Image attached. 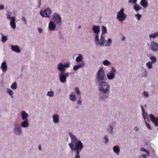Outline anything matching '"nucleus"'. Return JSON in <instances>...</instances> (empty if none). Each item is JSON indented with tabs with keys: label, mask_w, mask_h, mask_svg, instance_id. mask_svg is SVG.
Masks as SVG:
<instances>
[{
	"label": "nucleus",
	"mask_w": 158,
	"mask_h": 158,
	"mask_svg": "<svg viewBox=\"0 0 158 158\" xmlns=\"http://www.w3.org/2000/svg\"><path fill=\"white\" fill-rule=\"evenodd\" d=\"M83 59V56L81 54H79L76 58L75 60L77 62H81L82 61Z\"/></svg>",
	"instance_id": "bb28decb"
},
{
	"label": "nucleus",
	"mask_w": 158,
	"mask_h": 158,
	"mask_svg": "<svg viewBox=\"0 0 158 158\" xmlns=\"http://www.w3.org/2000/svg\"><path fill=\"white\" fill-rule=\"evenodd\" d=\"M52 119L53 122L55 123H58L59 122V116L58 114H55L52 115Z\"/></svg>",
	"instance_id": "f3484780"
},
{
	"label": "nucleus",
	"mask_w": 158,
	"mask_h": 158,
	"mask_svg": "<svg viewBox=\"0 0 158 158\" xmlns=\"http://www.w3.org/2000/svg\"><path fill=\"white\" fill-rule=\"evenodd\" d=\"M134 130L136 131H138V128L137 126H136L135 127L134 129Z\"/></svg>",
	"instance_id": "bf43d9fd"
},
{
	"label": "nucleus",
	"mask_w": 158,
	"mask_h": 158,
	"mask_svg": "<svg viewBox=\"0 0 158 158\" xmlns=\"http://www.w3.org/2000/svg\"><path fill=\"white\" fill-rule=\"evenodd\" d=\"M158 36V32H157L153 34H151L149 35L150 38L155 39Z\"/></svg>",
	"instance_id": "c756f323"
},
{
	"label": "nucleus",
	"mask_w": 158,
	"mask_h": 158,
	"mask_svg": "<svg viewBox=\"0 0 158 158\" xmlns=\"http://www.w3.org/2000/svg\"><path fill=\"white\" fill-rule=\"evenodd\" d=\"M142 15L139 14H135V18L138 20L140 19Z\"/></svg>",
	"instance_id": "37998d69"
},
{
	"label": "nucleus",
	"mask_w": 158,
	"mask_h": 158,
	"mask_svg": "<svg viewBox=\"0 0 158 158\" xmlns=\"http://www.w3.org/2000/svg\"><path fill=\"white\" fill-rule=\"evenodd\" d=\"M101 29L102 31V34H104L106 33L107 30L106 27L103 26H102Z\"/></svg>",
	"instance_id": "2f4dec72"
},
{
	"label": "nucleus",
	"mask_w": 158,
	"mask_h": 158,
	"mask_svg": "<svg viewBox=\"0 0 158 158\" xmlns=\"http://www.w3.org/2000/svg\"><path fill=\"white\" fill-rule=\"evenodd\" d=\"M69 98L70 100L72 101H74L76 99V97L72 94H71L69 95Z\"/></svg>",
	"instance_id": "e433bc0d"
},
{
	"label": "nucleus",
	"mask_w": 158,
	"mask_h": 158,
	"mask_svg": "<svg viewBox=\"0 0 158 158\" xmlns=\"http://www.w3.org/2000/svg\"><path fill=\"white\" fill-rule=\"evenodd\" d=\"M56 24L52 21H50L48 23V29L50 31L54 30L56 27Z\"/></svg>",
	"instance_id": "2eb2a0df"
},
{
	"label": "nucleus",
	"mask_w": 158,
	"mask_h": 158,
	"mask_svg": "<svg viewBox=\"0 0 158 158\" xmlns=\"http://www.w3.org/2000/svg\"><path fill=\"white\" fill-rule=\"evenodd\" d=\"M137 0H129L128 1L129 3H132L135 4H136Z\"/></svg>",
	"instance_id": "49530a36"
},
{
	"label": "nucleus",
	"mask_w": 158,
	"mask_h": 158,
	"mask_svg": "<svg viewBox=\"0 0 158 158\" xmlns=\"http://www.w3.org/2000/svg\"><path fill=\"white\" fill-rule=\"evenodd\" d=\"M104 143L106 144H107L109 142V138L108 136L107 135H105L104 137Z\"/></svg>",
	"instance_id": "ea45409f"
},
{
	"label": "nucleus",
	"mask_w": 158,
	"mask_h": 158,
	"mask_svg": "<svg viewBox=\"0 0 158 158\" xmlns=\"http://www.w3.org/2000/svg\"><path fill=\"white\" fill-rule=\"evenodd\" d=\"M52 19L58 25H61V18L58 14H54L52 16Z\"/></svg>",
	"instance_id": "0eeeda50"
},
{
	"label": "nucleus",
	"mask_w": 158,
	"mask_h": 158,
	"mask_svg": "<svg viewBox=\"0 0 158 158\" xmlns=\"http://www.w3.org/2000/svg\"><path fill=\"white\" fill-rule=\"evenodd\" d=\"M75 91L76 92L77 94L78 95L80 94V92L79 88L77 87H75Z\"/></svg>",
	"instance_id": "a18cd8bd"
},
{
	"label": "nucleus",
	"mask_w": 158,
	"mask_h": 158,
	"mask_svg": "<svg viewBox=\"0 0 158 158\" xmlns=\"http://www.w3.org/2000/svg\"><path fill=\"white\" fill-rule=\"evenodd\" d=\"M52 12L50 8H48L46 9L44 12L41 10L40 11V14L43 17L46 18H50V14Z\"/></svg>",
	"instance_id": "9b49d317"
},
{
	"label": "nucleus",
	"mask_w": 158,
	"mask_h": 158,
	"mask_svg": "<svg viewBox=\"0 0 158 158\" xmlns=\"http://www.w3.org/2000/svg\"><path fill=\"white\" fill-rule=\"evenodd\" d=\"M22 21H24V23L25 24H27V20H26V18H25V17L22 16Z\"/></svg>",
	"instance_id": "09e8293b"
},
{
	"label": "nucleus",
	"mask_w": 158,
	"mask_h": 158,
	"mask_svg": "<svg viewBox=\"0 0 158 158\" xmlns=\"http://www.w3.org/2000/svg\"><path fill=\"white\" fill-rule=\"evenodd\" d=\"M134 9L136 11H138L141 9H142V8L139 5H137L136 4L134 6Z\"/></svg>",
	"instance_id": "7c9ffc66"
},
{
	"label": "nucleus",
	"mask_w": 158,
	"mask_h": 158,
	"mask_svg": "<svg viewBox=\"0 0 158 158\" xmlns=\"http://www.w3.org/2000/svg\"><path fill=\"white\" fill-rule=\"evenodd\" d=\"M142 70L141 77H142L146 78L148 75V72L146 69L144 68H143L142 69Z\"/></svg>",
	"instance_id": "b1692460"
},
{
	"label": "nucleus",
	"mask_w": 158,
	"mask_h": 158,
	"mask_svg": "<svg viewBox=\"0 0 158 158\" xmlns=\"http://www.w3.org/2000/svg\"><path fill=\"white\" fill-rule=\"evenodd\" d=\"M140 5L144 8L148 6V3L146 0H141L140 3Z\"/></svg>",
	"instance_id": "a878e982"
},
{
	"label": "nucleus",
	"mask_w": 158,
	"mask_h": 158,
	"mask_svg": "<svg viewBox=\"0 0 158 158\" xmlns=\"http://www.w3.org/2000/svg\"><path fill=\"white\" fill-rule=\"evenodd\" d=\"M101 99L102 100H104V97H102Z\"/></svg>",
	"instance_id": "e2e57ef3"
},
{
	"label": "nucleus",
	"mask_w": 158,
	"mask_h": 158,
	"mask_svg": "<svg viewBox=\"0 0 158 158\" xmlns=\"http://www.w3.org/2000/svg\"><path fill=\"white\" fill-rule=\"evenodd\" d=\"M81 100L80 98L78 100L77 102V104L78 105H81Z\"/></svg>",
	"instance_id": "864d4df0"
},
{
	"label": "nucleus",
	"mask_w": 158,
	"mask_h": 158,
	"mask_svg": "<svg viewBox=\"0 0 158 158\" xmlns=\"http://www.w3.org/2000/svg\"><path fill=\"white\" fill-rule=\"evenodd\" d=\"M125 36H123V37L122 38V40L123 41H124L125 40Z\"/></svg>",
	"instance_id": "680f3d73"
},
{
	"label": "nucleus",
	"mask_w": 158,
	"mask_h": 158,
	"mask_svg": "<svg viewBox=\"0 0 158 158\" xmlns=\"http://www.w3.org/2000/svg\"><path fill=\"white\" fill-rule=\"evenodd\" d=\"M15 18L14 17H11V21L10 22V24L11 27L13 29H15L16 27V24L15 23Z\"/></svg>",
	"instance_id": "6ab92c4d"
},
{
	"label": "nucleus",
	"mask_w": 158,
	"mask_h": 158,
	"mask_svg": "<svg viewBox=\"0 0 158 158\" xmlns=\"http://www.w3.org/2000/svg\"><path fill=\"white\" fill-rule=\"evenodd\" d=\"M69 135L71 140V142L68 145L71 150L76 153L74 158H81L80 153L84 147V145L81 141L78 140L76 136L71 132H69Z\"/></svg>",
	"instance_id": "f257e3e1"
},
{
	"label": "nucleus",
	"mask_w": 158,
	"mask_h": 158,
	"mask_svg": "<svg viewBox=\"0 0 158 158\" xmlns=\"http://www.w3.org/2000/svg\"><path fill=\"white\" fill-rule=\"evenodd\" d=\"M145 124H146V126H147V128L150 130H151V126H150V125L148 124L145 121Z\"/></svg>",
	"instance_id": "8fccbe9b"
},
{
	"label": "nucleus",
	"mask_w": 158,
	"mask_h": 158,
	"mask_svg": "<svg viewBox=\"0 0 158 158\" xmlns=\"http://www.w3.org/2000/svg\"><path fill=\"white\" fill-rule=\"evenodd\" d=\"M150 48L153 52H157L158 51V43L155 41H152Z\"/></svg>",
	"instance_id": "f8f14e48"
},
{
	"label": "nucleus",
	"mask_w": 158,
	"mask_h": 158,
	"mask_svg": "<svg viewBox=\"0 0 158 158\" xmlns=\"http://www.w3.org/2000/svg\"><path fill=\"white\" fill-rule=\"evenodd\" d=\"M11 49L12 51L17 53H19L21 52L19 47L17 45H12L11 46Z\"/></svg>",
	"instance_id": "a211bd4d"
},
{
	"label": "nucleus",
	"mask_w": 158,
	"mask_h": 158,
	"mask_svg": "<svg viewBox=\"0 0 158 158\" xmlns=\"http://www.w3.org/2000/svg\"><path fill=\"white\" fill-rule=\"evenodd\" d=\"M124 8H121L117 13V18L119 21L121 22L125 20L127 16V15L124 13Z\"/></svg>",
	"instance_id": "39448f33"
},
{
	"label": "nucleus",
	"mask_w": 158,
	"mask_h": 158,
	"mask_svg": "<svg viewBox=\"0 0 158 158\" xmlns=\"http://www.w3.org/2000/svg\"><path fill=\"white\" fill-rule=\"evenodd\" d=\"M150 58L151 60V61L150 62L152 64H154L156 62L157 59L155 56H152Z\"/></svg>",
	"instance_id": "72a5a7b5"
},
{
	"label": "nucleus",
	"mask_w": 158,
	"mask_h": 158,
	"mask_svg": "<svg viewBox=\"0 0 158 158\" xmlns=\"http://www.w3.org/2000/svg\"><path fill=\"white\" fill-rule=\"evenodd\" d=\"M1 68L2 69L3 72H5L6 71L7 69V66L6 61H4L2 63Z\"/></svg>",
	"instance_id": "4be33fe9"
},
{
	"label": "nucleus",
	"mask_w": 158,
	"mask_h": 158,
	"mask_svg": "<svg viewBox=\"0 0 158 158\" xmlns=\"http://www.w3.org/2000/svg\"><path fill=\"white\" fill-rule=\"evenodd\" d=\"M7 93L12 98H13V96L14 93L13 91L10 89L8 88L7 89Z\"/></svg>",
	"instance_id": "c85d7f7f"
},
{
	"label": "nucleus",
	"mask_w": 158,
	"mask_h": 158,
	"mask_svg": "<svg viewBox=\"0 0 158 158\" xmlns=\"http://www.w3.org/2000/svg\"><path fill=\"white\" fill-rule=\"evenodd\" d=\"M22 119L23 120L28 119L27 117L28 116V114L24 110L22 111L21 112Z\"/></svg>",
	"instance_id": "5701e85b"
},
{
	"label": "nucleus",
	"mask_w": 158,
	"mask_h": 158,
	"mask_svg": "<svg viewBox=\"0 0 158 158\" xmlns=\"http://www.w3.org/2000/svg\"><path fill=\"white\" fill-rule=\"evenodd\" d=\"M149 117L150 118L151 120L153 123H154L156 127L158 126V118L157 117H155L152 114H150Z\"/></svg>",
	"instance_id": "ddd939ff"
},
{
	"label": "nucleus",
	"mask_w": 158,
	"mask_h": 158,
	"mask_svg": "<svg viewBox=\"0 0 158 158\" xmlns=\"http://www.w3.org/2000/svg\"><path fill=\"white\" fill-rule=\"evenodd\" d=\"M70 63L69 62H67L64 63L63 64L64 70L66 68H68L70 67Z\"/></svg>",
	"instance_id": "79ce46f5"
},
{
	"label": "nucleus",
	"mask_w": 158,
	"mask_h": 158,
	"mask_svg": "<svg viewBox=\"0 0 158 158\" xmlns=\"http://www.w3.org/2000/svg\"><path fill=\"white\" fill-rule=\"evenodd\" d=\"M142 115L143 116V119L145 120L146 117L147 118H148V114L147 113L145 112V111L143 113H142Z\"/></svg>",
	"instance_id": "c03bdc74"
},
{
	"label": "nucleus",
	"mask_w": 158,
	"mask_h": 158,
	"mask_svg": "<svg viewBox=\"0 0 158 158\" xmlns=\"http://www.w3.org/2000/svg\"><path fill=\"white\" fill-rule=\"evenodd\" d=\"M103 64L105 66H109L111 64V62L108 60H106L102 61Z\"/></svg>",
	"instance_id": "f704fd0d"
},
{
	"label": "nucleus",
	"mask_w": 158,
	"mask_h": 158,
	"mask_svg": "<svg viewBox=\"0 0 158 158\" xmlns=\"http://www.w3.org/2000/svg\"><path fill=\"white\" fill-rule=\"evenodd\" d=\"M23 120L24 121L21 122L20 125V126L23 128H27L29 125L28 120V119H27Z\"/></svg>",
	"instance_id": "aec40b11"
},
{
	"label": "nucleus",
	"mask_w": 158,
	"mask_h": 158,
	"mask_svg": "<svg viewBox=\"0 0 158 158\" xmlns=\"http://www.w3.org/2000/svg\"><path fill=\"white\" fill-rule=\"evenodd\" d=\"M112 40L110 38H109L105 42L106 44L105 45L106 47H110L111 44Z\"/></svg>",
	"instance_id": "cd10ccee"
},
{
	"label": "nucleus",
	"mask_w": 158,
	"mask_h": 158,
	"mask_svg": "<svg viewBox=\"0 0 158 158\" xmlns=\"http://www.w3.org/2000/svg\"><path fill=\"white\" fill-rule=\"evenodd\" d=\"M152 64L150 61H148L146 63V65L148 69H150L152 68L153 66Z\"/></svg>",
	"instance_id": "4c0bfd02"
},
{
	"label": "nucleus",
	"mask_w": 158,
	"mask_h": 158,
	"mask_svg": "<svg viewBox=\"0 0 158 158\" xmlns=\"http://www.w3.org/2000/svg\"><path fill=\"white\" fill-rule=\"evenodd\" d=\"M92 31L95 34V35H97L99 36V34L100 32V27L99 26L94 25L92 27Z\"/></svg>",
	"instance_id": "4468645a"
},
{
	"label": "nucleus",
	"mask_w": 158,
	"mask_h": 158,
	"mask_svg": "<svg viewBox=\"0 0 158 158\" xmlns=\"http://www.w3.org/2000/svg\"><path fill=\"white\" fill-rule=\"evenodd\" d=\"M116 124V123L115 122H113L111 123L108 124L106 128V131L110 134L113 133Z\"/></svg>",
	"instance_id": "9d476101"
},
{
	"label": "nucleus",
	"mask_w": 158,
	"mask_h": 158,
	"mask_svg": "<svg viewBox=\"0 0 158 158\" xmlns=\"http://www.w3.org/2000/svg\"><path fill=\"white\" fill-rule=\"evenodd\" d=\"M4 7L2 5H0V10H3L4 9Z\"/></svg>",
	"instance_id": "4d7b16f0"
},
{
	"label": "nucleus",
	"mask_w": 158,
	"mask_h": 158,
	"mask_svg": "<svg viewBox=\"0 0 158 158\" xmlns=\"http://www.w3.org/2000/svg\"><path fill=\"white\" fill-rule=\"evenodd\" d=\"M98 89L100 92L105 95L104 98L107 99L110 92V84L106 81H103L98 83Z\"/></svg>",
	"instance_id": "f03ea898"
},
{
	"label": "nucleus",
	"mask_w": 158,
	"mask_h": 158,
	"mask_svg": "<svg viewBox=\"0 0 158 158\" xmlns=\"http://www.w3.org/2000/svg\"><path fill=\"white\" fill-rule=\"evenodd\" d=\"M81 28V26H78V29H79V28Z\"/></svg>",
	"instance_id": "0e129e2a"
},
{
	"label": "nucleus",
	"mask_w": 158,
	"mask_h": 158,
	"mask_svg": "<svg viewBox=\"0 0 158 158\" xmlns=\"http://www.w3.org/2000/svg\"><path fill=\"white\" fill-rule=\"evenodd\" d=\"M41 5V0H39V7L40 8V7Z\"/></svg>",
	"instance_id": "052dcab7"
},
{
	"label": "nucleus",
	"mask_w": 158,
	"mask_h": 158,
	"mask_svg": "<svg viewBox=\"0 0 158 158\" xmlns=\"http://www.w3.org/2000/svg\"><path fill=\"white\" fill-rule=\"evenodd\" d=\"M21 128L19 124L15 123L13 130L15 134L17 136L20 135L22 133Z\"/></svg>",
	"instance_id": "6e6552de"
},
{
	"label": "nucleus",
	"mask_w": 158,
	"mask_h": 158,
	"mask_svg": "<svg viewBox=\"0 0 158 158\" xmlns=\"http://www.w3.org/2000/svg\"><path fill=\"white\" fill-rule=\"evenodd\" d=\"M69 73L68 72L64 73V72L60 73L59 74V80L61 82L64 83L67 81V78L69 77Z\"/></svg>",
	"instance_id": "1a4fd4ad"
},
{
	"label": "nucleus",
	"mask_w": 158,
	"mask_h": 158,
	"mask_svg": "<svg viewBox=\"0 0 158 158\" xmlns=\"http://www.w3.org/2000/svg\"><path fill=\"white\" fill-rule=\"evenodd\" d=\"M64 66L62 62H60L57 64V69L59 71H60V73L64 72L65 70Z\"/></svg>",
	"instance_id": "dca6fc26"
},
{
	"label": "nucleus",
	"mask_w": 158,
	"mask_h": 158,
	"mask_svg": "<svg viewBox=\"0 0 158 158\" xmlns=\"http://www.w3.org/2000/svg\"><path fill=\"white\" fill-rule=\"evenodd\" d=\"M59 92H60L61 91V89H59Z\"/></svg>",
	"instance_id": "69168bd1"
},
{
	"label": "nucleus",
	"mask_w": 158,
	"mask_h": 158,
	"mask_svg": "<svg viewBox=\"0 0 158 158\" xmlns=\"http://www.w3.org/2000/svg\"><path fill=\"white\" fill-rule=\"evenodd\" d=\"M148 46H149V43H148Z\"/></svg>",
	"instance_id": "338daca9"
},
{
	"label": "nucleus",
	"mask_w": 158,
	"mask_h": 158,
	"mask_svg": "<svg viewBox=\"0 0 158 158\" xmlns=\"http://www.w3.org/2000/svg\"><path fill=\"white\" fill-rule=\"evenodd\" d=\"M113 152L117 155H119L120 151V148L118 145L114 146L113 148Z\"/></svg>",
	"instance_id": "412c9836"
},
{
	"label": "nucleus",
	"mask_w": 158,
	"mask_h": 158,
	"mask_svg": "<svg viewBox=\"0 0 158 158\" xmlns=\"http://www.w3.org/2000/svg\"><path fill=\"white\" fill-rule=\"evenodd\" d=\"M140 151L145 152L146 153L147 155L148 156H149V152L146 149H145L144 148H142L140 149Z\"/></svg>",
	"instance_id": "a19ab883"
},
{
	"label": "nucleus",
	"mask_w": 158,
	"mask_h": 158,
	"mask_svg": "<svg viewBox=\"0 0 158 158\" xmlns=\"http://www.w3.org/2000/svg\"><path fill=\"white\" fill-rule=\"evenodd\" d=\"M84 62H82L80 64H78L77 65L74 66L73 67V69L74 70L76 71L77 70L80 68H82L84 66Z\"/></svg>",
	"instance_id": "393cba45"
},
{
	"label": "nucleus",
	"mask_w": 158,
	"mask_h": 158,
	"mask_svg": "<svg viewBox=\"0 0 158 158\" xmlns=\"http://www.w3.org/2000/svg\"><path fill=\"white\" fill-rule=\"evenodd\" d=\"M38 149L40 151H41L42 150V148H41V144H39L38 145Z\"/></svg>",
	"instance_id": "13d9d810"
},
{
	"label": "nucleus",
	"mask_w": 158,
	"mask_h": 158,
	"mask_svg": "<svg viewBox=\"0 0 158 158\" xmlns=\"http://www.w3.org/2000/svg\"><path fill=\"white\" fill-rule=\"evenodd\" d=\"M38 30L40 33H41L43 32V29L40 28H38Z\"/></svg>",
	"instance_id": "6e6d98bb"
},
{
	"label": "nucleus",
	"mask_w": 158,
	"mask_h": 158,
	"mask_svg": "<svg viewBox=\"0 0 158 158\" xmlns=\"http://www.w3.org/2000/svg\"><path fill=\"white\" fill-rule=\"evenodd\" d=\"M2 37L1 41L2 43H4L8 40L7 37L4 36L2 34H1Z\"/></svg>",
	"instance_id": "c9c22d12"
},
{
	"label": "nucleus",
	"mask_w": 158,
	"mask_h": 158,
	"mask_svg": "<svg viewBox=\"0 0 158 158\" xmlns=\"http://www.w3.org/2000/svg\"><path fill=\"white\" fill-rule=\"evenodd\" d=\"M143 95L145 98H148L149 96L148 93L147 91H143Z\"/></svg>",
	"instance_id": "de8ad7c7"
},
{
	"label": "nucleus",
	"mask_w": 158,
	"mask_h": 158,
	"mask_svg": "<svg viewBox=\"0 0 158 158\" xmlns=\"http://www.w3.org/2000/svg\"><path fill=\"white\" fill-rule=\"evenodd\" d=\"M47 96L50 97H52L54 95V91H48L47 94Z\"/></svg>",
	"instance_id": "58836bf2"
},
{
	"label": "nucleus",
	"mask_w": 158,
	"mask_h": 158,
	"mask_svg": "<svg viewBox=\"0 0 158 158\" xmlns=\"http://www.w3.org/2000/svg\"><path fill=\"white\" fill-rule=\"evenodd\" d=\"M116 73V70L113 67H111L108 73L106 74L108 79L109 80L114 79L115 77Z\"/></svg>",
	"instance_id": "423d86ee"
},
{
	"label": "nucleus",
	"mask_w": 158,
	"mask_h": 158,
	"mask_svg": "<svg viewBox=\"0 0 158 158\" xmlns=\"http://www.w3.org/2000/svg\"><path fill=\"white\" fill-rule=\"evenodd\" d=\"M105 76V71L100 68L96 74V80L97 83L104 81Z\"/></svg>",
	"instance_id": "7ed1b4c3"
},
{
	"label": "nucleus",
	"mask_w": 158,
	"mask_h": 158,
	"mask_svg": "<svg viewBox=\"0 0 158 158\" xmlns=\"http://www.w3.org/2000/svg\"><path fill=\"white\" fill-rule=\"evenodd\" d=\"M11 17H10V15L9 14H7V18L8 19H11Z\"/></svg>",
	"instance_id": "5fc2aeb1"
},
{
	"label": "nucleus",
	"mask_w": 158,
	"mask_h": 158,
	"mask_svg": "<svg viewBox=\"0 0 158 158\" xmlns=\"http://www.w3.org/2000/svg\"><path fill=\"white\" fill-rule=\"evenodd\" d=\"M94 39L95 44L97 46H103L105 45V42L106 41L105 38L102 35H101L100 36V40L99 39V36L97 35H94Z\"/></svg>",
	"instance_id": "20e7f679"
},
{
	"label": "nucleus",
	"mask_w": 158,
	"mask_h": 158,
	"mask_svg": "<svg viewBox=\"0 0 158 158\" xmlns=\"http://www.w3.org/2000/svg\"><path fill=\"white\" fill-rule=\"evenodd\" d=\"M140 107L143 113L145 112V110L143 107V106L142 105H140Z\"/></svg>",
	"instance_id": "3c124183"
},
{
	"label": "nucleus",
	"mask_w": 158,
	"mask_h": 158,
	"mask_svg": "<svg viewBox=\"0 0 158 158\" xmlns=\"http://www.w3.org/2000/svg\"><path fill=\"white\" fill-rule=\"evenodd\" d=\"M144 106H145V107H146V104H145V105H144Z\"/></svg>",
	"instance_id": "774afa93"
},
{
	"label": "nucleus",
	"mask_w": 158,
	"mask_h": 158,
	"mask_svg": "<svg viewBox=\"0 0 158 158\" xmlns=\"http://www.w3.org/2000/svg\"><path fill=\"white\" fill-rule=\"evenodd\" d=\"M10 88L14 90L16 89L17 88V83L16 82H13L11 85Z\"/></svg>",
	"instance_id": "473e14b6"
},
{
	"label": "nucleus",
	"mask_w": 158,
	"mask_h": 158,
	"mask_svg": "<svg viewBox=\"0 0 158 158\" xmlns=\"http://www.w3.org/2000/svg\"><path fill=\"white\" fill-rule=\"evenodd\" d=\"M146 156L145 154H143L141 156H140L139 158H146Z\"/></svg>",
	"instance_id": "603ef678"
}]
</instances>
